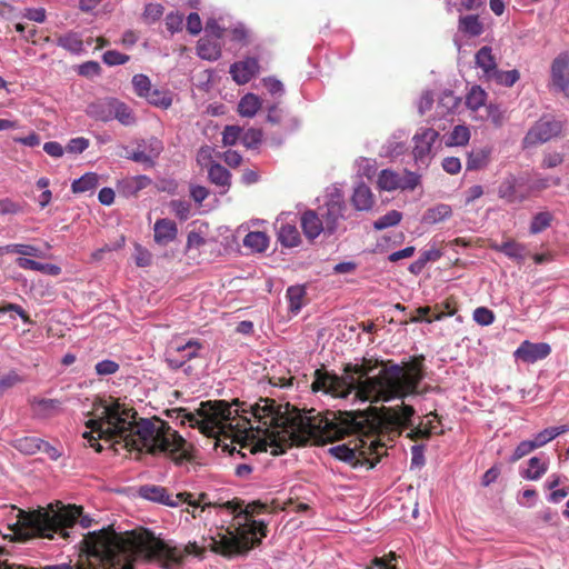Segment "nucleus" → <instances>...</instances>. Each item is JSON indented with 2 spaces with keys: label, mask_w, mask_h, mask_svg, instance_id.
Instances as JSON below:
<instances>
[{
  "label": "nucleus",
  "mask_w": 569,
  "mask_h": 569,
  "mask_svg": "<svg viewBox=\"0 0 569 569\" xmlns=\"http://www.w3.org/2000/svg\"><path fill=\"white\" fill-rule=\"evenodd\" d=\"M198 551L196 542L184 547L172 546L152 533L129 540L112 530L101 529L83 535L76 563L70 560L38 569H133L139 558L157 560L164 569H176L186 556L198 555Z\"/></svg>",
  "instance_id": "nucleus-1"
},
{
  "label": "nucleus",
  "mask_w": 569,
  "mask_h": 569,
  "mask_svg": "<svg viewBox=\"0 0 569 569\" xmlns=\"http://www.w3.org/2000/svg\"><path fill=\"white\" fill-rule=\"evenodd\" d=\"M92 409L93 418L86 421V427L98 430L106 441L124 442L131 449L144 448L152 455L164 453L177 465L189 459L187 441L170 426L157 429L147 418L134 423L137 412L114 399H98Z\"/></svg>",
  "instance_id": "nucleus-2"
},
{
  "label": "nucleus",
  "mask_w": 569,
  "mask_h": 569,
  "mask_svg": "<svg viewBox=\"0 0 569 569\" xmlns=\"http://www.w3.org/2000/svg\"><path fill=\"white\" fill-rule=\"evenodd\" d=\"M423 356L411 363L407 370L392 360L381 361L383 368L372 378L359 379L353 371L342 376L325 369H317L311 388L338 398H348L353 391L361 402H390L421 395L419 386L425 379Z\"/></svg>",
  "instance_id": "nucleus-3"
},
{
  "label": "nucleus",
  "mask_w": 569,
  "mask_h": 569,
  "mask_svg": "<svg viewBox=\"0 0 569 569\" xmlns=\"http://www.w3.org/2000/svg\"><path fill=\"white\" fill-rule=\"evenodd\" d=\"M233 405L239 408L243 427L250 430L256 429L261 433L263 439L253 446H247L250 453L268 451L271 455L280 456L288 448L296 446H305L308 437L300 433V427L290 420L281 407L272 399H260L254 405H247L234 400Z\"/></svg>",
  "instance_id": "nucleus-4"
},
{
  "label": "nucleus",
  "mask_w": 569,
  "mask_h": 569,
  "mask_svg": "<svg viewBox=\"0 0 569 569\" xmlns=\"http://www.w3.org/2000/svg\"><path fill=\"white\" fill-rule=\"evenodd\" d=\"M188 505L193 508L200 507L201 511L208 507H220L234 516V530L227 529L218 539H212V550L224 557L246 556L267 537V525L262 520L253 519L256 513L266 509L260 502L244 505L242 500L233 499L218 505L209 500L208 493L201 492L198 498L191 493V503Z\"/></svg>",
  "instance_id": "nucleus-5"
},
{
  "label": "nucleus",
  "mask_w": 569,
  "mask_h": 569,
  "mask_svg": "<svg viewBox=\"0 0 569 569\" xmlns=\"http://www.w3.org/2000/svg\"><path fill=\"white\" fill-rule=\"evenodd\" d=\"M3 509H10L12 518L16 519L14 522L9 525L13 531L24 529L33 536L48 539H53L56 535L68 539L70 538L69 528L79 523L81 528L86 529L91 527L92 523V519L82 513L83 508L76 505L62 507L58 510L53 508L49 510L39 509L33 512L23 511L16 506H6Z\"/></svg>",
  "instance_id": "nucleus-6"
},
{
  "label": "nucleus",
  "mask_w": 569,
  "mask_h": 569,
  "mask_svg": "<svg viewBox=\"0 0 569 569\" xmlns=\"http://www.w3.org/2000/svg\"><path fill=\"white\" fill-rule=\"evenodd\" d=\"M348 204L342 192L335 188L329 192L322 204L317 209H308L301 213L300 224L306 238L310 241L321 233L327 237L342 233L347 230L343 221L348 218Z\"/></svg>",
  "instance_id": "nucleus-7"
},
{
  "label": "nucleus",
  "mask_w": 569,
  "mask_h": 569,
  "mask_svg": "<svg viewBox=\"0 0 569 569\" xmlns=\"http://www.w3.org/2000/svg\"><path fill=\"white\" fill-rule=\"evenodd\" d=\"M198 416L201 418L200 430L202 433L213 436L223 431L227 427H232V421L240 416L239 408H232V405L224 400L202 402L198 409Z\"/></svg>",
  "instance_id": "nucleus-8"
},
{
  "label": "nucleus",
  "mask_w": 569,
  "mask_h": 569,
  "mask_svg": "<svg viewBox=\"0 0 569 569\" xmlns=\"http://www.w3.org/2000/svg\"><path fill=\"white\" fill-rule=\"evenodd\" d=\"M202 345L198 340H189L184 345L171 347L166 352V363L172 370L182 369L188 376L193 373L190 361L200 357Z\"/></svg>",
  "instance_id": "nucleus-9"
},
{
  "label": "nucleus",
  "mask_w": 569,
  "mask_h": 569,
  "mask_svg": "<svg viewBox=\"0 0 569 569\" xmlns=\"http://www.w3.org/2000/svg\"><path fill=\"white\" fill-rule=\"evenodd\" d=\"M138 496L144 500L176 508L181 503H191V492H179L172 496L169 490L159 485H142L138 489Z\"/></svg>",
  "instance_id": "nucleus-10"
},
{
  "label": "nucleus",
  "mask_w": 569,
  "mask_h": 569,
  "mask_svg": "<svg viewBox=\"0 0 569 569\" xmlns=\"http://www.w3.org/2000/svg\"><path fill=\"white\" fill-rule=\"evenodd\" d=\"M562 130V123L552 117L540 118L523 138L526 149L542 144L557 137Z\"/></svg>",
  "instance_id": "nucleus-11"
},
{
  "label": "nucleus",
  "mask_w": 569,
  "mask_h": 569,
  "mask_svg": "<svg viewBox=\"0 0 569 569\" xmlns=\"http://www.w3.org/2000/svg\"><path fill=\"white\" fill-rule=\"evenodd\" d=\"M550 86L553 91L561 92L569 99V53L562 52L556 57L550 68Z\"/></svg>",
  "instance_id": "nucleus-12"
},
{
  "label": "nucleus",
  "mask_w": 569,
  "mask_h": 569,
  "mask_svg": "<svg viewBox=\"0 0 569 569\" xmlns=\"http://www.w3.org/2000/svg\"><path fill=\"white\" fill-rule=\"evenodd\" d=\"M550 353L551 347L549 343L523 340L513 351V358L516 362L531 365L546 359Z\"/></svg>",
  "instance_id": "nucleus-13"
},
{
  "label": "nucleus",
  "mask_w": 569,
  "mask_h": 569,
  "mask_svg": "<svg viewBox=\"0 0 569 569\" xmlns=\"http://www.w3.org/2000/svg\"><path fill=\"white\" fill-rule=\"evenodd\" d=\"M289 214L281 213L274 221L273 228L277 241L284 248L298 247L301 243V236L295 221H288Z\"/></svg>",
  "instance_id": "nucleus-14"
},
{
  "label": "nucleus",
  "mask_w": 569,
  "mask_h": 569,
  "mask_svg": "<svg viewBox=\"0 0 569 569\" xmlns=\"http://www.w3.org/2000/svg\"><path fill=\"white\" fill-rule=\"evenodd\" d=\"M438 136L439 133L432 128L422 129L415 134L413 157L417 163L428 166L429 153Z\"/></svg>",
  "instance_id": "nucleus-15"
},
{
  "label": "nucleus",
  "mask_w": 569,
  "mask_h": 569,
  "mask_svg": "<svg viewBox=\"0 0 569 569\" xmlns=\"http://www.w3.org/2000/svg\"><path fill=\"white\" fill-rule=\"evenodd\" d=\"M260 71L259 61L257 58L248 57L241 61H237L230 66V73L232 79L238 84L248 83Z\"/></svg>",
  "instance_id": "nucleus-16"
},
{
  "label": "nucleus",
  "mask_w": 569,
  "mask_h": 569,
  "mask_svg": "<svg viewBox=\"0 0 569 569\" xmlns=\"http://www.w3.org/2000/svg\"><path fill=\"white\" fill-rule=\"evenodd\" d=\"M153 232L154 242L159 246H167L177 238L178 228L174 221L162 218L156 221Z\"/></svg>",
  "instance_id": "nucleus-17"
},
{
  "label": "nucleus",
  "mask_w": 569,
  "mask_h": 569,
  "mask_svg": "<svg viewBox=\"0 0 569 569\" xmlns=\"http://www.w3.org/2000/svg\"><path fill=\"white\" fill-rule=\"evenodd\" d=\"M267 121L271 124L281 126L284 131H293L300 124L296 117L291 116L277 104H273L268 109Z\"/></svg>",
  "instance_id": "nucleus-18"
},
{
  "label": "nucleus",
  "mask_w": 569,
  "mask_h": 569,
  "mask_svg": "<svg viewBox=\"0 0 569 569\" xmlns=\"http://www.w3.org/2000/svg\"><path fill=\"white\" fill-rule=\"evenodd\" d=\"M352 206L359 211H368L372 208L375 200L369 187L363 182L359 183L351 197Z\"/></svg>",
  "instance_id": "nucleus-19"
},
{
  "label": "nucleus",
  "mask_w": 569,
  "mask_h": 569,
  "mask_svg": "<svg viewBox=\"0 0 569 569\" xmlns=\"http://www.w3.org/2000/svg\"><path fill=\"white\" fill-rule=\"evenodd\" d=\"M402 401L401 406H397L395 408H389L388 410L393 413L392 422L400 428H411L413 426V416L416 415V410L412 406L403 403L405 399H400Z\"/></svg>",
  "instance_id": "nucleus-20"
},
{
  "label": "nucleus",
  "mask_w": 569,
  "mask_h": 569,
  "mask_svg": "<svg viewBox=\"0 0 569 569\" xmlns=\"http://www.w3.org/2000/svg\"><path fill=\"white\" fill-rule=\"evenodd\" d=\"M16 263L21 269L39 271L49 276H59L61 273V268L57 264L42 263L26 257H19L16 260Z\"/></svg>",
  "instance_id": "nucleus-21"
},
{
  "label": "nucleus",
  "mask_w": 569,
  "mask_h": 569,
  "mask_svg": "<svg viewBox=\"0 0 569 569\" xmlns=\"http://www.w3.org/2000/svg\"><path fill=\"white\" fill-rule=\"evenodd\" d=\"M112 99L113 98H108L94 103H90L87 109L88 116L103 122L112 120Z\"/></svg>",
  "instance_id": "nucleus-22"
},
{
  "label": "nucleus",
  "mask_w": 569,
  "mask_h": 569,
  "mask_svg": "<svg viewBox=\"0 0 569 569\" xmlns=\"http://www.w3.org/2000/svg\"><path fill=\"white\" fill-rule=\"evenodd\" d=\"M31 406L34 408L36 415L41 418H47L58 412L61 408L62 402L58 399H47L34 397L31 401Z\"/></svg>",
  "instance_id": "nucleus-23"
},
{
  "label": "nucleus",
  "mask_w": 569,
  "mask_h": 569,
  "mask_svg": "<svg viewBox=\"0 0 569 569\" xmlns=\"http://www.w3.org/2000/svg\"><path fill=\"white\" fill-rule=\"evenodd\" d=\"M548 470V460L540 457H531L528 467L520 471L522 478L528 480L540 479Z\"/></svg>",
  "instance_id": "nucleus-24"
},
{
  "label": "nucleus",
  "mask_w": 569,
  "mask_h": 569,
  "mask_svg": "<svg viewBox=\"0 0 569 569\" xmlns=\"http://www.w3.org/2000/svg\"><path fill=\"white\" fill-rule=\"evenodd\" d=\"M458 31L469 37H478L483 32V27L477 14H467L459 18Z\"/></svg>",
  "instance_id": "nucleus-25"
},
{
  "label": "nucleus",
  "mask_w": 569,
  "mask_h": 569,
  "mask_svg": "<svg viewBox=\"0 0 569 569\" xmlns=\"http://www.w3.org/2000/svg\"><path fill=\"white\" fill-rule=\"evenodd\" d=\"M328 453L340 461L351 465L352 467L361 465L360 460L357 458L356 448H350L346 443L330 447L328 449Z\"/></svg>",
  "instance_id": "nucleus-26"
},
{
  "label": "nucleus",
  "mask_w": 569,
  "mask_h": 569,
  "mask_svg": "<svg viewBox=\"0 0 569 569\" xmlns=\"http://www.w3.org/2000/svg\"><path fill=\"white\" fill-rule=\"evenodd\" d=\"M452 210L449 204L439 203L435 207L427 209L422 216V223L435 224L451 217Z\"/></svg>",
  "instance_id": "nucleus-27"
},
{
  "label": "nucleus",
  "mask_w": 569,
  "mask_h": 569,
  "mask_svg": "<svg viewBox=\"0 0 569 569\" xmlns=\"http://www.w3.org/2000/svg\"><path fill=\"white\" fill-rule=\"evenodd\" d=\"M476 63L483 72L489 76H496V60L492 50L489 47H482L476 54Z\"/></svg>",
  "instance_id": "nucleus-28"
},
{
  "label": "nucleus",
  "mask_w": 569,
  "mask_h": 569,
  "mask_svg": "<svg viewBox=\"0 0 569 569\" xmlns=\"http://www.w3.org/2000/svg\"><path fill=\"white\" fill-rule=\"evenodd\" d=\"M531 180H511L508 187V191L502 196L509 201H522L530 196L529 188L531 187L528 182Z\"/></svg>",
  "instance_id": "nucleus-29"
},
{
  "label": "nucleus",
  "mask_w": 569,
  "mask_h": 569,
  "mask_svg": "<svg viewBox=\"0 0 569 569\" xmlns=\"http://www.w3.org/2000/svg\"><path fill=\"white\" fill-rule=\"evenodd\" d=\"M306 289L303 286H290L287 289L286 298L289 302V311L292 315H298L302 308Z\"/></svg>",
  "instance_id": "nucleus-30"
},
{
  "label": "nucleus",
  "mask_w": 569,
  "mask_h": 569,
  "mask_svg": "<svg viewBox=\"0 0 569 569\" xmlns=\"http://www.w3.org/2000/svg\"><path fill=\"white\" fill-rule=\"evenodd\" d=\"M261 107V101L253 93L244 94L238 103V112L242 117L252 118Z\"/></svg>",
  "instance_id": "nucleus-31"
},
{
  "label": "nucleus",
  "mask_w": 569,
  "mask_h": 569,
  "mask_svg": "<svg viewBox=\"0 0 569 569\" xmlns=\"http://www.w3.org/2000/svg\"><path fill=\"white\" fill-rule=\"evenodd\" d=\"M269 244V238L264 232L250 231L243 239V246L256 252H263Z\"/></svg>",
  "instance_id": "nucleus-32"
},
{
  "label": "nucleus",
  "mask_w": 569,
  "mask_h": 569,
  "mask_svg": "<svg viewBox=\"0 0 569 569\" xmlns=\"http://www.w3.org/2000/svg\"><path fill=\"white\" fill-rule=\"evenodd\" d=\"M553 219L555 217L550 211L546 210L537 212L536 214H533L530 221L529 232L531 234H539L543 232L551 226Z\"/></svg>",
  "instance_id": "nucleus-33"
},
{
  "label": "nucleus",
  "mask_w": 569,
  "mask_h": 569,
  "mask_svg": "<svg viewBox=\"0 0 569 569\" xmlns=\"http://www.w3.org/2000/svg\"><path fill=\"white\" fill-rule=\"evenodd\" d=\"M112 119H117L123 126H132L136 122V117L132 110L123 102L112 99Z\"/></svg>",
  "instance_id": "nucleus-34"
},
{
  "label": "nucleus",
  "mask_w": 569,
  "mask_h": 569,
  "mask_svg": "<svg viewBox=\"0 0 569 569\" xmlns=\"http://www.w3.org/2000/svg\"><path fill=\"white\" fill-rule=\"evenodd\" d=\"M198 56L206 60H217L221 56L220 46L209 39H200L197 46Z\"/></svg>",
  "instance_id": "nucleus-35"
},
{
  "label": "nucleus",
  "mask_w": 569,
  "mask_h": 569,
  "mask_svg": "<svg viewBox=\"0 0 569 569\" xmlns=\"http://www.w3.org/2000/svg\"><path fill=\"white\" fill-rule=\"evenodd\" d=\"M57 44L72 53L78 54L83 51V41L76 32H69L60 36L57 40Z\"/></svg>",
  "instance_id": "nucleus-36"
},
{
  "label": "nucleus",
  "mask_w": 569,
  "mask_h": 569,
  "mask_svg": "<svg viewBox=\"0 0 569 569\" xmlns=\"http://www.w3.org/2000/svg\"><path fill=\"white\" fill-rule=\"evenodd\" d=\"M489 150L485 148L472 149L467 159V170H478L489 162Z\"/></svg>",
  "instance_id": "nucleus-37"
},
{
  "label": "nucleus",
  "mask_w": 569,
  "mask_h": 569,
  "mask_svg": "<svg viewBox=\"0 0 569 569\" xmlns=\"http://www.w3.org/2000/svg\"><path fill=\"white\" fill-rule=\"evenodd\" d=\"M42 439L30 436L16 439L14 448L24 455H34L40 451Z\"/></svg>",
  "instance_id": "nucleus-38"
},
{
  "label": "nucleus",
  "mask_w": 569,
  "mask_h": 569,
  "mask_svg": "<svg viewBox=\"0 0 569 569\" xmlns=\"http://www.w3.org/2000/svg\"><path fill=\"white\" fill-rule=\"evenodd\" d=\"M48 187V180H37L32 190V199L39 203L40 208L47 207L51 201L52 193Z\"/></svg>",
  "instance_id": "nucleus-39"
},
{
  "label": "nucleus",
  "mask_w": 569,
  "mask_h": 569,
  "mask_svg": "<svg viewBox=\"0 0 569 569\" xmlns=\"http://www.w3.org/2000/svg\"><path fill=\"white\" fill-rule=\"evenodd\" d=\"M151 151L147 153L144 150L133 151L129 158L134 160L136 162H141L146 164H151L154 157H157L161 149V142L157 139H151L150 142Z\"/></svg>",
  "instance_id": "nucleus-40"
},
{
  "label": "nucleus",
  "mask_w": 569,
  "mask_h": 569,
  "mask_svg": "<svg viewBox=\"0 0 569 569\" xmlns=\"http://www.w3.org/2000/svg\"><path fill=\"white\" fill-rule=\"evenodd\" d=\"M377 182L379 189L386 191H393L397 189L415 190L419 184L420 180H377Z\"/></svg>",
  "instance_id": "nucleus-41"
},
{
  "label": "nucleus",
  "mask_w": 569,
  "mask_h": 569,
  "mask_svg": "<svg viewBox=\"0 0 569 569\" xmlns=\"http://www.w3.org/2000/svg\"><path fill=\"white\" fill-rule=\"evenodd\" d=\"M144 98L150 104L162 109H168L172 104V98L168 91L151 89Z\"/></svg>",
  "instance_id": "nucleus-42"
},
{
  "label": "nucleus",
  "mask_w": 569,
  "mask_h": 569,
  "mask_svg": "<svg viewBox=\"0 0 569 569\" xmlns=\"http://www.w3.org/2000/svg\"><path fill=\"white\" fill-rule=\"evenodd\" d=\"M382 360H377L375 366L370 365V360H367L366 358L362 359L361 363H347L345 366V371H353L357 373L359 379H367L371 378L369 375L373 372L375 367L381 363Z\"/></svg>",
  "instance_id": "nucleus-43"
},
{
  "label": "nucleus",
  "mask_w": 569,
  "mask_h": 569,
  "mask_svg": "<svg viewBox=\"0 0 569 569\" xmlns=\"http://www.w3.org/2000/svg\"><path fill=\"white\" fill-rule=\"evenodd\" d=\"M402 213L398 210H390L386 214L381 216L373 222L376 230H385L390 227H395L400 223Z\"/></svg>",
  "instance_id": "nucleus-44"
},
{
  "label": "nucleus",
  "mask_w": 569,
  "mask_h": 569,
  "mask_svg": "<svg viewBox=\"0 0 569 569\" xmlns=\"http://www.w3.org/2000/svg\"><path fill=\"white\" fill-rule=\"evenodd\" d=\"M357 178H373L377 174V162L370 158H360L356 162Z\"/></svg>",
  "instance_id": "nucleus-45"
},
{
  "label": "nucleus",
  "mask_w": 569,
  "mask_h": 569,
  "mask_svg": "<svg viewBox=\"0 0 569 569\" xmlns=\"http://www.w3.org/2000/svg\"><path fill=\"white\" fill-rule=\"evenodd\" d=\"M500 252L518 262L522 261L526 257V248L515 241H508L501 244Z\"/></svg>",
  "instance_id": "nucleus-46"
},
{
  "label": "nucleus",
  "mask_w": 569,
  "mask_h": 569,
  "mask_svg": "<svg viewBox=\"0 0 569 569\" xmlns=\"http://www.w3.org/2000/svg\"><path fill=\"white\" fill-rule=\"evenodd\" d=\"M24 202L14 201L10 198L0 199V216H16L24 212Z\"/></svg>",
  "instance_id": "nucleus-47"
},
{
  "label": "nucleus",
  "mask_w": 569,
  "mask_h": 569,
  "mask_svg": "<svg viewBox=\"0 0 569 569\" xmlns=\"http://www.w3.org/2000/svg\"><path fill=\"white\" fill-rule=\"evenodd\" d=\"M486 92L480 87L475 86L470 89L469 93L466 97V104L468 108L472 110L479 109L485 104L486 101Z\"/></svg>",
  "instance_id": "nucleus-48"
},
{
  "label": "nucleus",
  "mask_w": 569,
  "mask_h": 569,
  "mask_svg": "<svg viewBox=\"0 0 569 569\" xmlns=\"http://www.w3.org/2000/svg\"><path fill=\"white\" fill-rule=\"evenodd\" d=\"M470 139V131L466 126H456L450 132L448 144L449 146H465Z\"/></svg>",
  "instance_id": "nucleus-49"
},
{
  "label": "nucleus",
  "mask_w": 569,
  "mask_h": 569,
  "mask_svg": "<svg viewBox=\"0 0 569 569\" xmlns=\"http://www.w3.org/2000/svg\"><path fill=\"white\" fill-rule=\"evenodd\" d=\"M262 141V131L260 129L250 128L247 131L242 130L241 143L247 149H257Z\"/></svg>",
  "instance_id": "nucleus-50"
},
{
  "label": "nucleus",
  "mask_w": 569,
  "mask_h": 569,
  "mask_svg": "<svg viewBox=\"0 0 569 569\" xmlns=\"http://www.w3.org/2000/svg\"><path fill=\"white\" fill-rule=\"evenodd\" d=\"M460 103V99L457 98L451 91H443L439 97L438 108H441V113H448L455 110Z\"/></svg>",
  "instance_id": "nucleus-51"
},
{
  "label": "nucleus",
  "mask_w": 569,
  "mask_h": 569,
  "mask_svg": "<svg viewBox=\"0 0 569 569\" xmlns=\"http://www.w3.org/2000/svg\"><path fill=\"white\" fill-rule=\"evenodd\" d=\"M449 11L456 9L461 12L463 10H475L482 4V0H446Z\"/></svg>",
  "instance_id": "nucleus-52"
},
{
  "label": "nucleus",
  "mask_w": 569,
  "mask_h": 569,
  "mask_svg": "<svg viewBox=\"0 0 569 569\" xmlns=\"http://www.w3.org/2000/svg\"><path fill=\"white\" fill-rule=\"evenodd\" d=\"M132 86L134 92L141 98H144V96L152 89L150 79L144 74L133 76Z\"/></svg>",
  "instance_id": "nucleus-53"
},
{
  "label": "nucleus",
  "mask_w": 569,
  "mask_h": 569,
  "mask_svg": "<svg viewBox=\"0 0 569 569\" xmlns=\"http://www.w3.org/2000/svg\"><path fill=\"white\" fill-rule=\"evenodd\" d=\"M242 129L238 126H227L222 132V142L224 146H233L238 140L241 141Z\"/></svg>",
  "instance_id": "nucleus-54"
},
{
  "label": "nucleus",
  "mask_w": 569,
  "mask_h": 569,
  "mask_svg": "<svg viewBox=\"0 0 569 569\" xmlns=\"http://www.w3.org/2000/svg\"><path fill=\"white\" fill-rule=\"evenodd\" d=\"M148 180H119V188H122L124 196H131L147 186Z\"/></svg>",
  "instance_id": "nucleus-55"
},
{
  "label": "nucleus",
  "mask_w": 569,
  "mask_h": 569,
  "mask_svg": "<svg viewBox=\"0 0 569 569\" xmlns=\"http://www.w3.org/2000/svg\"><path fill=\"white\" fill-rule=\"evenodd\" d=\"M120 366L118 362L109 359H104L96 363L94 370L98 376H110L119 370Z\"/></svg>",
  "instance_id": "nucleus-56"
},
{
  "label": "nucleus",
  "mask_w": 569,
  "mask_h": 569,
  "mask_svg": "<svg viewBox=\"0 0 569 569\" xmlns=\"http://www.w3.org/2000/svg\"><path fill=\"white\" fill-rule=\"evenodd\" d=\"M98 187V180H72L71 190L74 193L89 192L93 194Z\"/></svg>",
  "instance_id": "nucleus-57"
},
{
  "label": "nucleus",
  "mask_w": 569,
  "mask_h": 569,
  "mask_svg": "<svg viewBox=\"0 0 569 569\" xmlns=\"http://www.w3.org/2000/svg\"><path fill=\"white\" fill-rule=\"evenodd\" d=\"M164 8L160 3H148L143 11L144 19L149 22L158 21L163 14Z\"/></svg>",
  "instance_id": "nucleus-58"
},
{
  "label": "nucleus",
  "mask_w": 569,
  "mask_h": 569,
  "mask_svg": "<svg viewBox=\"0 0 569 569\" xmlns=\"http://www.w3.org/2000/svg\"><path fill=\"white\" fill-rule=\"evenodd\" d=\"M183 14L179 12H170L166 17V27L171 33L182 30Z\"/></svg>",
  "instance_id": "nucleus-59"
},
{
  "label": "nucleus",
  "mask_w": 569,
  "mask_h": 569,
  "mask_svg": "<svg viewBox=\"0 0 569 569\" xmlns=\"http://www.w3.org/2000/svg\"><path fill=\"white\" fill-rule=\"evenodd\" d=\"M473 320L480 326H488L493 322L495 313L485 307H479L473 311Z\"/></svg>",
  "instance_id": "nucleus-60"
},
{
  "label": "nucleus",
  "mask_w": 569,
  "mask_h": 569,
  "mask_svg": "<svg viewBox=\"0 0 569 569\" xmlns=\"http://www.w3.org/2000/svg\"><path fill=\"white\" fill-rule=\"evenodd\" d=\"M103 62L108 66L123 64L129 61V56L116 50H108L103 53Z\"/></svg>",
  "instance_id": "nucleus-61"
},
{
  "label": "nucleus",
  "mask_w": 569,
  "mask_h": 569,
  "mask_svg": "<svg viewBox=\"0 0 569 569\" xmlns=\"http://www.w3.org/2000/svg\"><path fill=\"white\" fill-rule=\"evenodd\" d=\"M536 448L535 443L532 440H525V441H521L517 448L515 449V452L513 455L511 456L510 458V461L511 462H515L519 459H521L522 457L529 455L531 451H533Z\"/></svg>",
  "instance_id": "nucleus-62"
},
{
  "label": "nucleus",
  "mask_w": 569,
  "mask_h": 569,
  "mask_svg": "<svg viewBox=\"0 0 569 569\" xmlns=\"http://www.w3.org/2000/svg\"><path fill=\"white\" fill-rule=\"evenodd\" d=\"M405 150V144L400 141L389 140L383 147L381 154L385 157H397Z\"/></svg>",
  "instance_id": "nucleus-63"
},
{
  "label": "nucleus",
  "mask_w": 569,
  "mask_h": 569,
  "mask_svg": "<svg viewBox=\"0 0 569 569\" xmlns=\"http://www.w3.org/2000/svg\"><path fill=\"white\" fill-rule=\"evenodd\" d=\"M134 251V261L138 267H148L151 264L152 254L147 249L137 244Z\"/></svg>",
  "instance_id": "nucleus-64"
}]
</instances>
